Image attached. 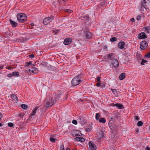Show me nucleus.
I'll use <instances>...</instances> for the list:
<instances>
[{
	"mask_svg": "<svg viewBox=\"0 0 150 150\" xmlns=\"http://www.w3.org/2000/svg\"><path fill=\"white\" fill-rule=\"evenodd\" d=\"M60 97V95L58 94L55 97L54 99L53 100L50 96H47L44 102V106L47 108L51 107L54 105V103H55L59 100Z\"/></svg>",
	"mask_w": 150,
	"mask_h": 150,
	"instance_id": "1",
	"label": "nucleus"
},
{
	"mask_svg": "<svg viewBox=\"0 0 150 150\" xmlns=\"http://www.w3.org/2000/svg\"><path fill=\"white\" fill-rule=\"evenodd\" d=\"M81 75H79L75 77L71 81L72 86H75L79 84L81 82Z\"/></svg>",
	"mask_w": 150,
	"mask_h": 150,
	"instance_id": "2",
	"label": "nucleus"
},
{
	"mask_svg": "<svg viewBox=\"0 0 150 150\" xmlns=\"http://www.w3.org/2000/svg\"><path fill=\"white\" fill-rule=\"evenodd\" d=\"M18 20L21 23H23L27 20V17L24 13H19L17 15Z\"/></svg>",
	"mask_w": 150,
	"mask_h": 150,
	"instance_id": "3",
	"label": "nucleus"
},
{
	"mask_svg": "<svg viewBox=\"0 0 150 150\" xmlns=\"http://www.w3.org/2000/svg\"><path fill=\"white\" fill-rule=\"evenodd\" d=\"M112 55V53L109 54L108 55V56L106 57V59L112 60V64L113 67H117L119 65V62L117 59H113Z\"/></svg>",
	"mask_w": 150,
	"mask_h": 150,
	"instance_id": "4",
	"label": "nucleus"
},
{
	"mask_svg": "<svg viewBox=\"0 0 150 150\" xmlns=\"http://www.w3.org/2000/svg\"><path fill=\"white\" fill-rule=\"evenodd\" d=\"M54 19V18L53 17H46L43 20V23L45 25H47Z\"/></svg>",
	"mask_w": 150,
	"mask_h": 150,
	"instance_id": "5",
	"label": "nucleus"
},
{
	"mask_svg": "<svg viewBox=\"0 0 150 150\" xmlns=\"http://www.w3.org/2000/svg\"><path fill=\"white\" fill-rule=\"evenodd\" d=\"M148 46V43L147 42L145 41H142L140 44V47L142 50L146 48Z\"/></svg>",
	"mask_w": 150,
	"mask_h": 150,
	"instance_id": "6",
	"label": "nucleus"
},
{
	"mask_svg": "<svg viewBox=\"0 0 150 150\" xmlns=\"http://www.w3.org/2000/svg\"><path fill=\"white\" fill-rule=\"evenodd\" d=\"M88 145L90 148L92 150H96V147L95 144H94L92 142L90 141L88 143Z\"/></svg>",
	"mask_w": 150,
	"mask_h": 150,
	"instance_id": "7",
	"label": "nucleus"
},
{
	"mask_svg": "<svg viewBox=\"0 0 150 150\" xmlns=\"http://www.w3.org/2000/svg\"><path fill=\"white\" fill-rule=\"evenodd\" d=\"M125 43V42L124 41H121L120 42L117 44L118 47L121 49H123L124 47Z\"/></svg>",
	"mask_w": 150,
	"mask_h": 150,
	"instance_id": "8",
	"label": "nucleus"
},
{
	"mask_svg": "<svg viewBox=\"0 0 150 150\" xmlns=\"http://www.w3.org/2000/svg\"><path fill=\"white\" fill-rule=\"evenodd\" d=\"M72 41L71 38H65L64 40L63 43L64 45H67L70 44Z\"/></svg>",
	"mask_w": 150,
	"mask_h": 150,
	"instance_id": "9",
	"label": "nucleus"
},
{
	"mask_svg": "<svg viewBox=\"0 0 150 150\" xmlns=\"http://www.w3.org/2000/svg\"><path fill=\"white\" fill-rule=\"evenodd\" d=\"M15 39L16 40H14V41H16L18 42H24L26 41L29 40V39L28 38H18L17 39L15 38Z\"/></svg>",
	"mask_w": 150,
	"mask_h": 150,
	"instance_id": "10",
	"label": "nucleus"
},
{
	"mask_svg": "<svg viewBox=\"0 0 150 150\" xmlns=\"http://www.w3.org/2000/svg\"><path fill=\"white\" fill-rule=\"evenodd\" d=\"M80 134H81V132L78 130L73 131L72 132V134L74 137H77L78 136H80Z\"/></svg>",
	"mask_w": 150,
	"mask_h": 150,
	"instance_id": "11",
	"label": "nucleus"
},
{
	"mask_svg": "<svg viewBox=\"0 0 150 150\" xmlns=\"http://www.w3.org/2000/svg\"><path fill=\"white\" fill-rule=\"evenodd\" d=\"M84 35L86 38H91L92 34L88 31H85L84 33Z\"/></svg>",
	"mask_w": 150,
	"mask_h": 150,
	"instance_id": "12",
	"label": "nucleus"
},
{
	"mask_svg": "<svg viewBox=\"0 0 150 150\" xmlns=\"http://www.w3.org/2000/svg\"><path fill=\"white\" fill-rule=\"evenodd\" d=\"M28 71H31L32 72L35 73H36L38 72V69L34 67H32L31 69H29Z\"/></svg>",
	"mask_w": 150,
	"mask_h": 150,
	"instance_id": "13",
	"label": "nucleus"
},
{
	"mask_svg": "<svg viewBox=\"0 0 150 150\" xmlns=\"http://www.w3.org/2000/svg\"><path fill=\"white\" fill-rule=\"evenodd\" d=\"M75 140L77 141H80L82 142L85 141L84 139L81 137H77L75 138Z\"/></svg>",
	"mask_w": 150,
	"mask_h": 150,
	"instance_id": "14",
	"label": "nucleus"
},
{
	"mask_svg": "<svg viewBox=\"0 0 150 150\" xmlns=\"http://www.w3.org/2000/svg\"><path fill=\"white\" fill-rule=\"evenodd\" d=\"M113 115L116 118L120 117L121 116V115L117 111H115L113 112Z\"/></svg>",
	"mask_w": 150,
	"mask_h": 150,
	"instance_id": "15",
	"label": "nucleus"
},
{
	"mask_svg": "<svg viewBox=\"0 0 150 150\" xmlns=\"http://www.w3.org/2000/svg\"><path fill=\"white\" fill-rule=\"evenodd\" d=\"M38 108L37 107H35V109L32 111L31 115H30L29 117L30 118L31 117L34 115L36 113L37 110Z\"/></svg>",
	"mask_w": 150,
	"mask_h": 150,
	"instance_id": "16",
	"label": "nucleus"
},
{
	"mask_svg": "<svg viewBox=\"0 0 150 150\" xmlns=\"http://www.w3.org/2000/svg\"><path fill=\"white\" fill-rule=\"evenodd\" d=\"M138 38H147V36L144 33L142 32L139 34Z\"/></svg>",
	"mask_w": 150,
	"mask_h": 150,
	"instance_id": "17",
	"label": "nucleus"
},
{
	"mask_svg": "<svg viewBox=\"0 0 150 150\" xmlns=\"http://www.w3.org/2000/svg\"><path fill=\"white\" fill-rule=\"evenodd\" d=\"M125 76V74L124 73H121L119 76V79L120 80H122L124 79Z\"/></svg>",
	"mask_w": 150,
	"mask_h": 150,
	"instance_id": "18",
	"label": "nucleus"
},
{
	"mask_svg": "<svg viewBox=\"0 0 150 150\" xmlns=\"http://www.w3.org/2000/svg\"><path fill=\"white\" fill-rule=\"evenodd\" d=\"M9 21L13 27H15L17 26V23L16 22L13 21L11 19H10Z\"/></svg>",
	"mask_w": 150,
	"mask_h": 150,
	"instance_id": "19",
	"label": "nucleus"
},
{
	"mask_svg": "<svg viewBox=\"0 0 150 150\" xmlns=\"http://www.w3.org/2000/svg\"><path fill=\"white\" fill-rule=\"evenodd\" d=\"M12 99L15 101H18V98L16 95L15 94H12L11 95Z\"/></svg>",
	"mask_w": 150,
	"mask_h": 150,
	"instance_id": "20",
	"label": "nucleus"
},
{
	"mask_svg": "<svg viewBox=\"0 0 150 150\" xmlns=\"http://www.w3.org/2000/svg\"><path fill=\"white\" fill-rule=\"evenodd\" d=\"M111 90L112 91L113 93L116 96H117L118 95V93L116 91V89H111Z\"/></svg>",
	"mask_w": 150,
	"mask_h": 150,
	"instance_id": "21",
	"label": "nucleus"
},
{
	"mask_svg": "<svg viewBox=\"0 0 150 150\" xmlns=\"http://www.w3.org/2000/svg\"><path fill=\"white\" fill-rule=\"evenodd\" d=\"M13 76L18 77L19 76V73L18 71H14L12 73Z\"/></svg>",
	"mask_w": 150,
	"mask_h": 150,
	"instance_id": "22",
	"label": "nucleus"
},
{
	"mask_svg": "<svg viewBox=\"0 0 150 150\" xmlns=\"http://www.w3.org/2000/svg\"><path fill=\"white\" fill-rule=\"evenodd\" d=\"M115 106L117 107L119 109H122V108L123 105L121 104L120 103H117L115 104Z\"/></svg>",
	"mask_w": 150,
	"mask_h": 150,
	"instance_id": "23",
	"label": "nucleus"
},
{
	"mask_svg": "<svg viewBox=\"0 0 150 150\" xmlns=\"http://www.w3.org/2000/svg\"><path fill=\"white\" fill-rule=\"evenodd\" d=\"M99 122H100L104 123L106 122V120L104 118H101L99 120Z\"/></svg>",
	"mask_w": 150,
	"mask_h": 150,
	"instance_id": "24",
	"label": "nucleus"
},
{
	"mask_svg": "<svg viewBox=\"0 0 150 150\" xmlns=\"http://www.w3.org/2000/svg\"><path fill=\"white\" fill-rule=\"evenodd\" d=\"M100 114L99 113H96L95 116L96 119L97 120H99L100 119Z\"/></svg>",
	"mask_w": 150,
	"mask_h": 150,
	"instance_id": "25",
	"label": "nucleus"
},
{
	"mask_svg": "<svg viewBox=\"0 0 150 150\" xmlns=\"http://www.w3.org/2000/svg\"><path fill=\"white\" fill-rule=\"evenodd\" d=\"M21 106L22 107V108L25 110L27 109L28 108L27 105L24 104H22L21 105Z\"/></svg>",
	"mask_w": 150,
	"mask_h": 150,
	"instance_id": "26",
	"label": "nucleus"
},
{
	"mask_svg": "<svg viewBox=\"0 0 150 150\" xmlns=\"http://www.w3.org/2000/svg\"><path fill=\"white\" fill-rule=\"evenodd\" d=\"M142 6H143V7L145 9H147L148 8V4L147 3L145 4H142Z\"/></svg>",
	"mask_w": 150,
	"mask_h": 150,
	"instance_id": "27",
	"label": "nucleus"
},
{
	"mask_svg": "<svg viewBox=\"0 0 150 150\" xmlns=\"http://www.w3.org/2000/svg\"><path fill=\"white\" fill-rule=\"evenodd\" d=\"M26 66H30V67H32V66H34V65L32 64L31 62H29L26 63Z\"/></svg>",
	"mask_w": 150,
	"mask_h": 150,
	"instance_id": "28",
	"label": "nucleus"
},
{
	"mask_svg": "<svg viewBox=\"0 0 150 150\" xmlns=\"http://www.w3.org/2000/svg\"><path fill=\"white\" fill-rule=\"evenodd\" d=\"M144 28L145 29L147 33H149V31L150 30V26H149L147 27H144Z\"/></svg>",
	"mask_w": 150,
	"mask_h": 150,
	"instance_id": "29",
	"label": "nucleus"
},
{
	"mask_svg": "<svg viewBox=\"0 0 150 150\" xmlns=\"http://www.w3.org/2000/svg\"><path fill=\"white\" fill-rule=\"evenodd\" d=\"M142 61L141 62V64L142 65H144V63L147 62V61L146 60L144 59H142Z\"/></svg>",
	"mask_w": 150,
	"mask_h": 150,
	"instance_id": "30",
	"label": "nucleus"
},
{
	"mask_svg": "<svg viewBox=\"0 0 150 150\" xmlns=\"http://www.w3.org/2000/svg\"><path fill=\"white\" fill-rule=\"evenodd\" d=\"M143 124V122L141 121H139L137 122V125L138 126H141Z\"/></svg>",
	"mask_w": 150,
	"mask_h": 150,
	"instance_id": "31",
	"label": "nucleus"
},
{
	"mask_svg": "<svg viewBox=\"0 0 150 150\" xmlns=\"http://www.w3.org/2000/svg\"><path fill=\"white\" fill-rule=\"evenodd\" d=\"M99 137L100 138H103L104 137V133L103 132H100Z\"/></svg>",
	"mask_w": 150,
	"mask_h": 150,
	"instance_id": "32",
	"label": "nucleus"
},
{
	"mask_svg": "<svg viewBox=\"0 0 150 150\" xmlns=\"http://www.w3.org/2000/svg\"><path fill=\"white\" fill-rule=\"evenodd\" d=\"M50 140L53 143H54L55 142L56 140V139L54 138L53 137H50Z\"/></svg>",
	"mask_w": 150,
	"mask_h": 150,
	"instance_id": "33",
	"label": "nucleus"
},
{
	"mask_svg": "<svg viewBox=\"0 0 150 150\" xmlns=\"http://www.w3.org/2000/svg\"><path fill=\"white\" fill-rule=\"evenodd\" d=\"M142 57V56L140 55L139 56L137 57V59L139 62H140V61L142 60V59L141 57Z\"/></svg>",
	"mask_w": 150,
	"mask_h": 150,
	"instance_id": "34",
	"label": "nucleus"
},
{
	"mask_svg": "<svg viewBox=\"0 0 150 150\" xmlns=\"http://www.w3.org/2000/svg\"><path fill=\"white\" fill-rule=\"evenodd\" d=\"M60 30V29H57L56 30H53V32L54 33L56 34L57 33H58Z\"/></svg>",
	"mask_w": 150,
	"mask_h": 150,
	"instance_id": "35",
	"label": "nucleus"
},
{
	"mask_svg": "<svg viewBox=\"0 0 150 150\" xmlns=\"http://www.w3.org/2000/svg\"><path fill=\"white\" fill-rule=\"evenodd\" d=\"M117 40V38H110V41L112 42L116 41Z\"/></svg>",
	"mask_w": 150,
	"mask_h": 150,
	"instance_id": "36",
	"label": "nucleus"
},
{
	"mask_svg": "<svg viewBox=\"0 0 150 150\" xmlns=\"http://www.w3.org/2000/svg\"><path fill=\"white\" fill-rule=\"evenodd\" d=\"M8 126L10 127H13L14 125L13 124L12 122L8 123Z\"/></svg>",
	"mask_w": 150,
	"mask_h": 150,
	"instance_id": "37",
	"label": "nucleus"
},
{
	"mask_svg": "<svg viewBox=\"0 0 150 150\" xmlns=\"http://www.w3.org/2000/svg\"><path fill=\"white\" fill-rule=\"evenodd\" d=\"M60 150H65L64 149V145L63 144H62L60 147Z\"/></svg>",
	"mask_w": 150,
	"mask_h": 150,
	"instance_id": "38",
	"label": "nucleus"
},
{
	"mask_svg": "<svg viewBox=\"0 0 150 150\" xmlns=\"http://www.w3.org/2000/svg\"><path fill=\"white\" fill-rule=\"evenodd\" d=\"M145 57H147L148 58H150V52L148 53L147 54H146Z\"/></svg>",
	"mask_w": 150,
	"mask_h": 150,
	"instance_id": "39",
	"label": "nucleus"
},
{
	"mask_svg": "<svg viewBox=\"0 0 150 150\" xmlns=\"http://www.w3.org/2000/svg\"><path fill=\"white\" fill-rule=\"evenodd\" d=\"M72 123L74 125H77V121L75 120H73L72 121Z\"/></svg>",
	"mask_w": 150,
	"mask_h": 150,
	"instance_id": "40",
	"label": "nucleus"
},
{
	"mask_svg": "<svg viewBox=\"0 0 150 150\" xmlns=\"http://www.w3.org/2000/svg\"><path fill=\"white\" fill-rule=\"evenodd\" d=\"M134 119L135 120H139V117L137 116H134Z\"/></svg>",
	"mask_w": 150,
	"mask_h": 150,
	"instance_id": "41",
	"label": "nucleus"
},
{
	"mask_svg": "<svg viewBox=\"0 0 150 150\" xmlns=\"http://www.w3.org/2000/svg\"><path fill=\"white\" fill-rule=\"evenodd\" d=\"M65 11L68 12V13H71V12H72V10H70V9H67L65 10Z\"/></svg>",
	"mask_w": 150,
	"mask_h": 150,
	"instance_id": "42",
	"label": "nucleus"
},
{
	"mask_svg": "<svg viewBox=\"0 0 150 150\" xmlns=\"http://www.w3.org/2000/svg\"><path fill=\"white\" fill-rule=\"evenodd\" d=\"M137 19L138 20H140L141 19V16L140 15H138L137 17Z\"/></svg>",
	"mask_w": 150,
	"mask_h": 150,
	"instance_id": "43",
	"label": "nucleus"
},
{
	"mask_svg": "<svg viewBox=\"0 0 150 150\" xmlns=\"http://www.w3.org/2000/svg\"><path fill=\"white\" fill-rule=\"evenodd\" d=\"M7 76H8V77H10V78L11 77L13 76V75L12 74V73L11 74H8Z\"/></svg>",
	"mask_w": 150,
	"mask_h": 150,
	"instance_id": "44",
	"label": "nucleus"
},
{
	"mask_svg": "<svg viewBox=\"0 0 150 150\" xmlns=\"http://www.w3.org/2000/svg\"><path fill=\"white\" fill-rule=\"evenodd\" d=\"M100 78H101V77H98L97 78V81L98 82H99L100 81Z\"/></svg>",
	"mask_w": 150,
	"mask_h": 150,
	"instance_id": "45",
	"label": "nucleus"
},
{
	"mask_svg": "<svg viewBox=\"0 0 150 150\" xmlns=\"http://www.w3.org/2000/svg\"><path fill=\"white\" fill-rule=\"evenodd\" d=\"M29 57H30L33 58L34 57V55L32 54H31V55H29Z\"/></svg>",
	"mask_w": 150,
	"mask_h": 150,
	"instance_id": "46",
	"label": "nucleus"
},
{
	"mask_svg": "<svg viewBox=\"0 0 150 150\" xmlns=\"http://www.w3.org/2000/svg\"><path fill=\"white\" fill-rule=\"evenodd\" d=\"M131 21L132 22H134L135 21V20L134 18H132L131 19Z\"/></svg>",
	"mask_w": 150,
	"mask_h": 150,
	"instance_id": "47",
	"label": "nucleus"
},
{
	"mask_svg": "<svg viewBox=\"0 0 150 150\" xmlns=\"http://www.w3.org/2000/svg\"><path fill=\"white\" fill-rule=\"evenodd\" d=\"M96 86H97L98 87H99L100 85V83H96Z\"/></svg>",
	"mask_w": 150,
	"mask_h": 150,
	"instance_id": "48",
	"label": "nucleus"
},
{
	"mask_svg": "<svg viewBox=\"0 0 150 150\" xmlns=\"http://www.w3.org/2000/svg\"><path fill=\"white\" fill-rule=\"evenodd\" d=\"M6 69H11V67L10 66H8V67H6Z\"/></svg>",
	"mask_w": 150,
	"mask_h": 150,
	"instance_id": "49",
	"label": "nucleus"
},
{
	"mask_svg": "<svg viewBox=\"0 0 150 150\" xmlns=\"http://www.w3.org/2000/svg\"><path fill=\"white\" fill-rule=\"evenodd\" d=\"M2 117V115L1 113H0V120H1V118Z\"/></svg>",
	"mask_w": 150,
	"mask_h": 150,
	"instance_id": "50",
	"label": "nucleus"
},
{
	"mask_svg": "<svg viewBox=\"0 0 150 150\" xmlns=\"http://www.w3.org/2000/svg\"><path fill=\"white\" fill-rule=\"evenodd\" d=\"M145 150H150V148L149 147H147L146 148Z\"/></svg>",
	"mask_w": 150,
	"mask_h": 150,
	"instance_id": "51",
	"label": "nucleus"
},
{
	"mask_svg": "<svg viewBox=\"0 0 150 150\" xmlns=\"http://www.w3.org/2000/svg\"><path fill=\"white\" fill-rule=\"evenodd\" d=\"M79 119H80V120H82V121L83 120H84V119L83 118H81V117H79Z\"/></svg>",
	"mask_w": 150,
	"mask_h": 150,
	"instance_id": "52",
	"label": "nucleus"
},
{
	"mask_svg": "<svg viewBox=\"0 0 150 150\" xmlns=\"http://www.w3.org/2000/svg\"><path fill=\"white\" fill-rule=\"evenodd\" d=\"M3 67H4L3 66H0V70L3 69Z\"/></svg>",
	"mask_w": 150,
	"mask_h": 150,
	"instance_id": "53",
	"label": "nucleus"
},
{
	"mask_svg": "<svg viewBox=\"0 0 150 150\" xmlns=\"http://www.w3.org/2000/svg\"><path fill=\"white\" fill-rule=\"evenodd\" d=\"M117 128H118V127L117 126H115V127H114V129H117Z\"/></svg>",
	"mask_w": 150,
	"mask_h": 150,
	"instance_id": "54",
	"label": "nucleus"
},
{
	"mask_svg": "<svg viewBox=\"0 0 150 150\" xmlns=\"http://www.w3.org/2000/svg\"><path fill=\"white\" fill-rule=\"evenodd\" d=\"M86 131H88V132L90 131L89 128H87L86 129Z\"/></svg>",
	"mask_w": 150,
	"mask_h": 150,
	"instance_id": "55",
	"label": "nucleus"
},
{
	"mask_svg": "<svg viewBox=\"0 0 150 150\" xmlns=\"http://www.w3.org/2000/svg\"><path fill=\"white\" fill-rule=\"evenodd\" d=\"M30 25L31 26H34V24L33 23H30Z\"/></svg>",
	"mask_w": 150,
	"mask_h": 150,
	"instance_id": "56",
	"label": "nucleus"
},
{
	"mask_svg": "<svg viewBox=\"0 0 150 150\" xmlns=\"http://www.w3.org/2000/svg\"><path fill=\"white\" fill-rule=\"evenodd\" d=\"M3 126V124H1L0 122V127H1V126Z\"/></svg>",
	"mask_w": 150,
	"mask_h": 150,
	"instance_id": "57",
	"label": "nucleus"
},
{
	"mask_svg": "<svg viewBox=\"0 0 150 150\" xmlns=\"http://www.w3.org/2000/svg\"><path fill=\"white\" fill-rule=\"evenodd\" d=\"M66 150H71V149H69V148H67L66 149Z\"/></svg>",
	"mask_w": 150,
	"mask_h": 150,
	"instance_id": "58",
	"label": "nucleus"
},
{
	"mask_svg": "<svg viewBox=\"0 0 150 150\" xmlns=\"http://www.w3.org/2000/svg\"><path fill=\"white\" fill-rule=\"evenodd\" d=\"M106 48H107V47H106V46H104V49H106Z\"/></svg>",
	"mask_w": 150,
	"mask_h": 150,
	"instance_id": "59",
	"label": "nucleus"
},
{
	"mask_svg": "<svg viewBox=\"0 0 150 150\" xmlns=\"http://www.w3.org/2000/svg\"><path fill=\"white\" fill-rule=\"evenodd\" d=\"M144 38H139V39H144Z\"/></svg>",
	"mask_w": 150,
	"mask_h": 150,
	"instance_id": "60",
	"label": "nucleus"
},
{
	"mask_svg": "<svg viewBox=\"0 0 150 150\" xmlns=\"http://www.w3.org/2000/svg\"><path fill=\"white\" fill-rule=\"evenodd\" d=\"M111 127H110V128L112 129H113L112 128H111Z\"/></svg>",
	"mask_w": 150,
	"mask_h": 150,
	"instance_id": "61",
	"label": "nucleus"
},
{
	"mask_svg": "<svg viewBox=\"0 0 150 150\" xmlns=\"http://www.w3.org/2000/svg\"><path fill=\"white\" fill-rule=\"evenodd\" d=\"M104 86V85H102V86Z\"/></svg>",
	"mask_w": 150,
	"mask_h": 150,
	"instance_id": "62",
	"label": "nucleus"
},
{
	"mask_svg": "<svg viewBox=\"0 0 150 150\" xmlns=\"http://www.w3.org/2000/svg\"><path fill=\"white\" fill-rule=\"evenodd\" d=\"M104 86V85H102V86Z\"/></svg>",
	"mask_w": 150,
	"mask_h": 150,
	"instance_id": "63",
	"label": "nucleus"
},
{
	"mask_svg": "<svg viewBox=\"0 0 150 150\" xmlns=\"http://www.w3.org/2000/svg\"><path fill=\"white\" fill-rule=\"evenodd\" d=\"M87 38V39H88L89 38Z\"/></svg>",
	"mask_w": 150,
	"mask_h": 150,
	"instance_id": "64",
	"label": "nucleus"
}]
</instances>
